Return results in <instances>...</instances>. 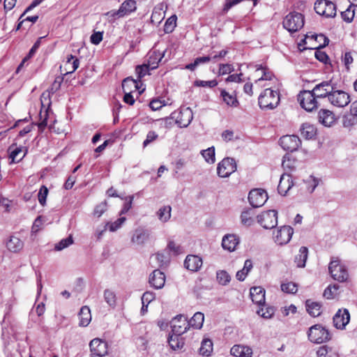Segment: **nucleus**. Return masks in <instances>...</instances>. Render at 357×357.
<instances>
[{"instance_id":"1","label":"nucleus","mask_w":357,"mask_h":357,"mask_svg":"<svg viewBox=\"0 0 357 357\" xmlns=\"http://www.w3.org/2000/svg\"><path fill=\"white\" fill-rule=\"evenodd\" d=\"M280 93L278 91L266 89L259 97V105L262 109H273L280 103Z\"/></svg>"},{"instance_id":"2","label":"nucleus","mask_w":357,"mask_h":357,"mask_svg":"<svg viewBox=\"0 0 357 357\" xmlns=\"http://www.w3.org/2000/svg\"><path fill=\"white\" fill-rule=\"evenodd\" d=\"M282 24L288 31L296 32L303 26L304 17L299 13H290L284 17Z\"/></svg>"},{"instance_id":"3","label":"nucleus","mask_w":357,"mask_h":357,"mask_svg":"<svg viewBox=\"0 0 357 357\" xmlns=\"http://www.w3.org/2000/svg\"><path fill=\"white\" fill-rule=\"evenodd\" d=\"M308 339L314 343L321 344L331 340L329 331L320 324L311 326L308 331Z\"/></svg>"},{"instance_id":"4","label":"nucleus","mask_w":357,"mask_h":357,"mask_svg":"<svg viewBox=\"0 0 357 357\" xmlns=\"http://www.w3.org/2000/svg\"><path fill=\"white\" fill-rule=\"evenodd\" d=\"M329 272L332 278L338 282H346L349 278V273L344 265L342 264L338 259L332 260L328 266Z\"/></svg>"},{"instance_id":"5","label":"nucleus","mask_w":357,"mask_h":357,"mask_svg":"<svg viewBox=\"0 0 357 357\" xmlns=\"http://www.w3.org/2000/svg\"><path fill=\"white\" fill-rule=\"evenodd\" d=\"M257 222L265 229H272L278 225V211L268 210L257 216Z\"/></svg>"},{"instance_id":"6","label":"nucleus","mask_w":357,"mask_h":357,"mask_svg":"<svg viewBox=\"0 0 357 357\" xmlns=\"http://www.w3.org/2000/svg\"><path fill=\"white\" fill-rule=\"evenodd\" d=\"M314 8L317 14L326 17H334L336 15V6L328 0H317Z\"/></svg>"},{"instance_id":"7","label":"nucleus","mask_w":357,"mask_h":357,"mask_svg":"<svg viewBox=\"0 0 357 357\" xmlns=\"http://www.w3.org/2000/svg\"><path fill=\"white\" fill-rule=\"evenodd\" d=\"M317 96L312 91H303L298 96L301 106L306 111L311 112L317 107Z\"/></svg>"},{"instance_id":"8","label":"nucleus","mask_w":357,"mask_h":357,"mask_svg":"<svg viewBox=\"0 0 357 357\" xmlns=\"http://www.w3.org/2000/svg\"><path fill=\"white\" fill-rule=\"evenodd\" d=\"M328 101L337 107H344L351 102L349 95L342 90H332L328 97Z\"/></svg>"},{"instance_id":"9","label":"nucleus","mask_w":357,"mask_h":357,"mask_svg":"<svg viewBox=\"0 0 357 357\" xmlns=\"http://www.w3.org/2000/svg\"><path fill=\"white\" fill-rule=\"evenodd\" d=\"M236 170V164L234 158H225L217 167V174L221 178L229 177Z\"/></svg>"},{"instance_id":"10","label":"nucleus","mask_w":357,"mask_h":357,"mask_svg":"<svg viewBox=\"0 0 357 357\" xmlns=\"http://www.w3.org/2000/svg\"><path fill=\"white\" fill-rule=\"evenodd\" d=\"M172 333L177 335H181L189 328L187 317L183 314H178L172 319L171 321Z\"/></svg>"},{"instance_id":"11","label":"nucleus","mask_w":357,"mask_h":357,"mask_svg":"<svg viewBox=\"0 0 357 357\" xmlns=\"http://www.w3.org/2000/svg\"><path fill=\"white\" fill-rule=\"evenodd\" d=\"M91 356L105 357L108 354L107 343L99 338L92 340L89 343Z\"/></svg>"},{"instance_id":"12","label":"nucleus","mask_w":357,"mask_h":357,"mask_svg":"<svg viewBox=\"0 0 357 357\" xmlns=\"http://www.w3.org/2000/svg\"><path fill=\"white\" fill-rule=\"evenodd\" d=\"M268 199L266 192L262 189L252 190L248 195V200L253 208L262 206Z\"/></svg>"},{"instance_id":"13","label":"nucleus","mask_w":357,"mask_h":357,"mask_svg":"<svg viewBox=\"0 0 357 357\" xmlns=\"http://www.w3.org/2000/svg\"><path fill=\"white\" fill-rule=\"evenodd\" d=\"M294 234V229L290 226H282L280 227L274 236L275 242L280 245L288 243Z\"/></svg>"},{"instance_id":"14","label":"nucleus","mask_w":357,"mask_h":357,"mask_svg":"<svg viewBox=\"0 0 357 357\" xmlns=\"http://www.w3.org/2000/svg\"><path fill=\"white\" fill-rule=\"evenodd\" d=\"M301 142L297 135H284L280 139V145L285 150L290 152L296 151Z\"/></svg>"},{"instance_id":"15","label":"nucleus","mask_w":357,"mask_h":357,"mask_svg":"<svg viewBox=\"0 0 357 357\" xmlns=\"http://www.w3.org/2000/svg\"><path fill=\"white\" fill-rule=\"evenodd\" d=\"M335 89H336L335 84L330 80L317 84L312 91L314 92V95L317 96V98H325L328 97L329 93Z\"/></svg>"},{"instance_id":"16","label":"nucleus","mask_w":357,"mask_h":357,"mask_svg":"<svg viewBox=\"0 0 357 357\" xmlns=\"http://www.w3.org/2000/svg\"><path fill=\"white\" fill-rule=\"evenodd\" d=\"M350 314L347 309L339 310L334 315L333 321L334 326L337 329H344L349 324Z\"/></svg>"},{"instance_id":"17","label":"nucleus","mask_w":357,"mask_h":357,"mask_svg":"<svg viewBox=\"0 0 357 357\" xmlns=\"http://www.w3.org/2000/svg\"><path fill=\"white\" fill-rule=\"evenodd\" d=\"M149 282L151 287L156 289H161L165 283V275L160 270H154L149 276Z\"/></svg>"},{"instance_id":"18","label":"nucleus","mask_w":357,"mask_h":357,"mask_svg":"<svg viewBox=\"0 0 357 357\" xmlns=\"http://www.w3.org/2000/svg\"><path fill=\"white\" fill-rule=\"evenodd\" d=\"M202 259L197 255H189L184 261V266L190 271L197 272L202 266Z\"/></svg>"},{"instance_id":"19","label":"nucleus","mask_w":357,"mask_h":357,"mask_svg":"<svg viewBox=\"0 0 357 357\" xmlns=\"http://www.w3.org/2000/svg\"><path fill=\"white\" fill-rule=\"evenodd\" d=\"M250 296L252 302L259 306L265 304V290L261 287H253L250 288Z\"/></svg>"},{"instance_id":"20","label":"nucleus","mask_w":357,"mask_h":357,"mask_svg":"<svg viewBox=\"0 0 357 357\" xmlns=\"http://www.w3.org/2000/svg\"><path fill=\"white\" fill-rule=\"evenodd\" d=\"M318 120L323 126L330 127L335 123V117L331 111L322 109L318 113Z\"/></svg>"},{"instance_id":"21","label":"nucleus","mask_w":357,"mask_h":357,"mask_svg":"<svg viewBox=\"0 0 357 357\" xmlns=\"http://www.w3.org/2000/svg\"><path fill=\"white\" fill-rule=\"evenodd\" d=\"M292 186L293 181L291 175L288 173L283 174L278 186V192L280 195H285Z\"/></svg>"},{"instance_id":"22","label":"nucleus","mask_w":357,"mask_h":357,"mask_svg":"<svg viewBox=\"0 0 357 357\" xmlns=\"http://www.w3.org/2000/svg\"><path fill=\"white\" fill-rule=\"evenodd\" d=\"M230 353L236 357H252V349L248 346L236 344L231 347Z\"/></svg>"},{"instance_id":"23","label":"nucleus","mask_w":357,"mask_h":357,"mask_svg":"<svg viewBox=\"0 0 357 357\" xmlns=\"http://www.w3.org/2000/svg\"><path fill=\"white\" fill-rule=\"evenodd\" d=\"M149 238V233L143 228H137L135 230L131 238L132 243L137 245L144 244Z\"/></svg>"},{"instance_id":"24","label":"nucleus","mask_w":357,"mask_h":357,"mask_svg":"<svg viewBox=\"0 0 357 357\" xmlns=\"http://www.w3.org/2000/svg\"><path fill=\"white\" fill-rule=\"evenodd\" d=\"M238 238L234 234L225 235L222 241V246L225 250L234 251L238 244Z\"/></svg>"},{"instance_id":"25","label":"nucleus","mask_w":357,"mask_h":357,"mask_svg":"<svg viewBox=\"0 0 357 357\" xmlns=\"http://www.w3.org/2000/svg\"><path fill=\"white\" fill-rule=\"evenodd\" d=\"M181 117H177L176 120V124L180 128H186L192 120V113L189 108H186L180 112Z\"/></svg>"},{"instance_id":"26","label":"nucleus","mask_w":357,"mask_h":357,"mask_svg":"<svg viewBox=\"0 0 357 357\" xmlns=\"http://www.w3.org/2000/svg\"><path fill=\"white\" fill-rule=\"evenodd\" d=\"M301 135L307 139H311L317 135V128L310 123H303L301 126Z\"/></svg>"},{"instance_id":"27","label":"nucleus","mask_w":357,"mask_h":357,"mask_svg":"<svg viewBox=\"0 0 357 357\" xmlns=\"http://www.w3.org/2000/svg\"><path fill=\"white\" fill-rule=\"evenodd\" d=\"M305 307L307 312L312 317H317L321 314V303L314 302L310 299L305 301Z\"/></svg>"},{"instance_id":"28","label":"nucleus","mask_w":357,"mask_h":357,"mask_svg":"<svg viewBox=\"0 0 357 357\" xmlns=\"http://www.w3.org/2000/svg\"><path fill=\"white\" fill-rule=\"evenodd\" d=\"M137 9L136 1L135 0H126L121 5L119 9L120 17H123Z\"/></svg>"},{"instance_id":"29","label":"nucleus","mask_w":357,"mask_h":357,"mask_svg":"<svg viewBox=\"0 0 357 357\" xmlns=\"http://www.w3.org/2000/svg\"><path fill=\"white\" fill-rule=\"evenodd\" d=\"M6 247L10 252H17L22 249L23 242L19 238L12 236L6 242Z\"/></svg>"},{"instance_id":"30","label":"nucleus","mask_w":357,"mask_h":357,"mask_svg":"<svg viewBox=\"0 0 357 357\" xmlns=\"http://www.w3.org/2000/svg\"><path fill=\"white\" fill-rule=\"evenodd\" d=\"M79 326H86L91 320V310L88 306H83L79 313Z\"/></svg>"},{"instance_id":"31","label":"nucleus","mask_w":357,"mask_h":357,"mask_svg":"<svg viewBox=\"0 0 357 357\" xmlns=\"http://www.w3.org/2000/svg\"><path fill=\"white\" fill-rule=\"evenodd\" d=\"M155 63H151V60H148V63L143 64L141 66H137L135 69V72L137 75V77L139 79L144 77L146 74L149 73L150 69L153 70L157 68L156 65H153Z\"/></svg>"},{"instance_id":"32","label":"nucleus","mask_w":357,"mask_h":357,"mask_svg":"<svg viewBox=\"0 0 357 357\" xmlns=\"http://www.w3.org/2000/svg\"><path fill=\"white\" fill-rule=\"evenodd\" d=\"M308 250L306 247L302 246L299 250V254L295 257V263L299 268H303L307 259Z\"/></svg>"},{"instance_id":"33","label":"nucleus","mask_w":357,"mask_h":357,"mask_svg":"<svg viewBox=\"0 0 357 357\" xmlns=\"http://www.w3.org/2000/svg\"><path fill=\"white\" fill-rule=\"evenodd\" d=\"M168 343L174 350L181 349L184 345V340L181 335H175L172 333L169 335Z\"/></svg>"},{"instance_id":"34","label":"nucleus","mask_w":357,"mask_h":357,"mask_svg":"<svg viewBox=\"0 0 357 357\" xmlns=\"http://www.w3.org/2000/svg\"><path fill=\"white\" fill-rule=\"evenodd\" d=\"M254 215L255 213L252 208H248L243 211L241 215V223L247 227L251 226L254 223Z\"/></svg>"},{"instance_id":"35","label":"nucleus","mask_w":357,"mask_h":357,"mask_svg":"<svg viewBox=\"0 0 357 357\" xmlns=\"http://www.w3.org/2000/svg\"><path fill=\"white\" fill-rule=\"evenodd\" d=\"M122 89L123 92L129 91V93H132L137 90L138 84L134 79L127 77L122 82Z\"/></svg>"},{"instance_id":"36","label":"nucleus","mask_w":357,"mask_h":357,"mask_svg":"<svg viewBox=\"0 0 357 357\" xmlns=\"http://www.w3.org/2000/svg\"><path fill=\"white\" fill-rule=\"evenodd\" d=\"M204 320V315L200 312L195 313L193 317L188 321L189 326L199 329L202 327Z\"/></svg>"},{"instance_id":"37","label":"nucleus","mask_w":357,"mask_h":357,"mask_svg":"<svg viewBox=\"0 0 357 357\" xmlns=\"http://www.w3.org/2000/svg\"><path fill=\"white\" fill-rule=\"evenodd\" d=\"M79 65V61L78 59L75 58L72 54L68 55L65 64L66 68L68 70L66 73H72L75 72L78 68Z\"/></svg>"},{"instance_id":"38","label":"nucleus","mask_w":357,"mask_h":357,"mask_svg":"<svg viewBox=\"0 0 357 357\" xmlns=\"http://www.w3.org/2000/svg\"><path fill=\"white\" fill-rule=\"evenodd\" d=\"M252 268V262L250 259L245 260L243 269L238 271L236 273V279L239 281H243L248 273L250 271Z\"/></svg>"},{"instance_id":"39","label":"nucleus","mask_w":357,"mask_h":357,"mask_svg":"<svg viewBox=\"0 0 357 357\" xmlns=\"http://www.w3.org/2000/svg\"><path fill=\"white\" fill-rule=\"evenodd\" d=\"M104 300L112 308L116 305V295L114 291L107 289L104 291L103 294Z\"/></svg>"},{"instance_id":"40","label":"nucleus","mask_w":357,"mask_h":357,"mask_svg":"<svg viewBox=\"0 0 357 357\" xmlns=\"http://www.w3.org/2000/svg\"><path fill=\"white\" fill-rule=\"evenodd\" d=\"M172 208L170 206H164L157 212L158 219L162 222H167L171 218Z\"/></svg>"},{"instance_id":"41","label":"nucleus","mask_w":357,"mask_h":357,"mask_svg":"<svg viewBox=\"0 0 357 357\" xmlns=\"http://www.w3.org/2000/svg\"><path fill=\"white\" fill-rule=\"evenodd\" d=\"M210 61H211V58L210 56L197 57L195 59L193 63L186 65L185 68L187 70H190L191 71H194L198 66L206 63Z\"/></svg>"},{"instance_id":"42","label":"nucleus","mask_w":357,"mask_h":357,"mask_svg":"<svg viewBox=\"0 0 357 357\" xmlns=\"http://www.w3.org/2000/svg\"><path fill=\"white\" fill-rule=\"evenodd\" d=\"M213 351V342L209 339L203 340L199 348L200 354L206 356H210Z\"/></svg>"},{"instance_id":"43","label":"nucleus","mask_w":357,"mask_h":357,"mask_svg":"<svg viewBox=\"0 0 357 357\" xmlns=\"http://www.w3.org/2000/svg\"><path fill=\"white\" fill-rule=\"evenodd\" d=\"M221 96L222 97L224 102L227 105H229L231 107H237L238 102L236 96L229 94L225 90L221 91Z\"/></svg>"},{"instance_id":"44","label":"nucleus","mask_w":357,"mask_h":357,"mask_svg":"<svg viewBox=\"0 0 357 357\" xmlns=\"http://www.w3.org/2000/svg\"><path fill=\"white\" fill-rule=\"evenodd\" d=\"M201 153L204 158L205 159L206 162H207L208 163L213 164L215 162V158L214 146H211L206 150L202 151Z\"/></svg>"},{"instance_id":"45","label":"nucleus","mask_w":357,"mask_h":357,"mask_svg":"<svg viewBox=\"0 0 357 357\" xmlns=\"http://www.w3.org/2000/svg\"><path fill=\"white\" fill-rule=\"evenodd\" d=\"M177 17L176 15H173L169 17L165 22L164 26V31L167 33H172L176 26Z\"/></svg>"},{"instance_id":"46","label":"nucleus","mask_w":357,"mask_h":357,"mask_svg":"<svg viewBox=\"0 0 357 357\" xmlns=\"http://www.w3.org/2000/svg\"><path fill=\"white\" fill-rule=\"evenodd\" d=\"M311 39H314L316 41H317L319 44L318 46L311 47L312 49H320L326 47L328 45L329 40L328 38L325 36L324 34H316V35H312Z\"/></svg>"},{"instance_id":"47","label":"nucleus","mask_w":357,"mask_h":357,"mask_svg":"<svg viewBox=\"0 0 357 357\" xmlns=\"http://www.w3.org/2000/svg\"><path fill=\"white\" fill-rule=\"evenodd\" d=\"M282 166L285 170L292 171L295 168V160L291 158L289 155L286 154L283 157Z\"/></svg>"},{"instance_id":"48","label":"nucleus","mask_w":357,"mask_h":357,"mask_svg":"<svg viewBox=\"0 0 357 357\" xmlns=\"http://www.w3.org/2000/svg\"><path fill=\"white\" fill-rule=\"evenodd\" d=\"M73 243V239L72 236H69L66 238H63L58 243L55 245L54 249L56 251H61L66 248H68L69 245Z\"/></svg>"},{"instance_id":"49","label":"nucleus","mask_w":357,"mask_h":357,"mask_svg":"<svg viewBox=\"0 0 357 357\" xmlns=\"http://www.w3.org/2000/svg\"><path fill=\"white\" fill-rule=\"evenodd\" d=\"M275 310L273 307H267L266 309L264 307H260L257 310V313L263 318L270 319L274 314Z\"/></svg>"},{"instance_id":"50","label":"nucleus","mask_w":357,"mask_h":357,"mask_svg":"<svg viewBox=\"0 0 357 357\" xmlns=\"http://www.w3.org/2000/svg\"><path fill=\"white\" fill-rule=\"evenodd\" d=\"M341 16L344 21L351 22L354 17V9L353 8V6H349L346 10L342 12Z\"/></svg>"},{"instance_id":"51","label":"nucleus","mask_w":357,"mask_h":357,"mask_svg":"<svg viewBox=\"0 0 357 357\" xmlns=\"http://www.w3.org/2000/svg\"><path fill=\"white\" fill-rule=\"evenodd\" d=\"M217 280L220 284L225 285L230 281V276L225 271L217 272Z\"/></svg>"},{"instance_id":"52","label":"nucleus","mask_w":357,"mask_h":357,"mask_svg":"<svg viewBox=\"0 0 357 357\" xmlns=\"http://www.w3.org/2000/svg\"><path fill=\"white\" fill-rule=\"evenodd\" d=\"M281 289L289 294H295L298 290L296 284L291 282L282 284Z\"/></svg>"},{"instance_id":"53","label":"nucleus","mask_w":357,"mask_h":357,"mask_svg":"<svg viewBox=\"0 0 357 357\" xmlns=\"http://www.w3.org/2000/svg\"><path fill=\"white\" fill-rule=\"evenodd\" d=\"M126 220V218L125 217H121L112 223H107L106 226L109 227L110 231H115L121 227Z\"/></svg>"},{"instance_id":"54","label":"nucleus","mask_w":357,"mask_h":357,"mask_svg":"<svg viewBox=\"0 0 357 357\" xmlns=\"http://www.w3.org/2000/svg\"><path fill=\"white\" fill-rule=\"evenodd\" d=\"M48 195V189L46 186L42 185L38 194V202L42 206H45L46 203L47 196Z\"/></svg>"},{"instance_id":"55","label":"nucleus","mask_w":357,"mask_h":357,"mask_svg":"<svg viewBox=\"0 0 357 357\" xmlns=\"http://www.w3.org/2000/svg\"><path fill=\"white\" fill-rule=\"evenodd\" d=\"M339 289V285L334 284L333 286H328L324 291L323 296L327 299H331L335 295V291Z\"/></svg>"},{"instance_id":"56","label":"nucleus","mask_w":357,"mask_h":357,"mask_svg":"<svg viewBox=\"0 0 357 357\" xmlns=\"http://www.w3.org/2000/svg\"><path fill=\"white\" fill-rule=\"evenodd\" d=\"M195 85L196 86L213 88L218 85V82L215 79L210 81L196 80Z\"/></svg>"},{"instance_id":"57","label":"nucleus","mask_w":357,"mask_h":357,"mask_svg":"<svg viewBox=\"0 0 357 357\" xmlns=\"http://www.w3.org/2000/svg\"><path fill=\"white\" fill-rule=\"evenodd\" d=\"M319 180L313 176H310L307 180L306 181V183H307V187L310 190V192L312 193L317 186L319 185Z\"/></svg>"},{"instance_id":"58","label":"nucleus","mask_w":357,"mask_h":357,"mask_svg":"<svg viewBox=\"0 0 357 357\" xmlns=\"http://www.w3.org/2000/svg\"><path fill=\"white\" fill-rule=\"evenodd\" d=\"M155 298V295L153 292L151 291H146L143 294L142 296V304H149L153 301Z\"/></svg>"},{"instance_id":"59","label":"nucleus","mask_w":357,"mask_h":357,"mask_svg":"<svg viewBox=\"0 0 357 357\" xmlns=\"http://www.w3.org/2000/svg\"><path fill=\"white\" fill-rule=\"evenodd\" d=\"M107 210V203L106 202H101L98 205H97L94 209V215L97 217H100L102 213Z\"/></svg>"},{"instance_id":"60","label":"nucleus","mask_w":357,"mask_h":357,"mask_svg":"<svg viewBox=\"0 0 357 357\" xmlns=\"http://www.w3.org/2000/svg\"><path fill=\"white\" fill-rule=\"evenodd\" d=\"M158 134L154 131H149L146 135V139L143 142V146L145 147L150 143L153 142L158 138Z\"/></svg>"},{"instance_id":"61","label":"nucleus","mask_w":357,"mask_h":357,"mask_svg":"<svg viewBox=\"0 0 357 357\" xmlns=\"http://www.w3.org/2000/svg\"><path fill=\"white\" fill-rule=\"evenodd\" d=\"M155 259L158 261L160 266L166 264L168 261V257L163 252H158L155 255Z\"/></svg>"},{"instance_id":"62","label":"nucleus","mask_w":357,"mask_h":357,"mask_svg":"<svg viewBox=\"0 0 357 357\" xmlns=\"http://www.w3.org/2000/svg\"><path fill=\"white\" fill-rule=\"evenodd\" d=\"M167 248L174 255H178L181 252L180 245H176L173 241H169Z\"/></svg>"},{"instance_id":"63","label":"nucleus","mask_w":357,"mask_h":357,"mask_svg":"<svg viewBox=\"0 0 357 357\" xmlns=\"http://www.w3.org/2000/svg\"><path fill=\"white\" fill-rule=\"evenodd\" d=\"M90 39L92 44L98 45L102 40V32H94Z\"/></svg>"},{"instance_id":"64","label":"nucleus","mask_w":357,"mask_h":357,"mask_svg":"<svg viewBox=\"0 0 357 357\" xmlns=\"http://www.w3.org/2000/svg\"><path fill=\"white\" fill-rule=\"evenodd\" d=\"M164 105H165L164 101L158 99L153 100L149 104L151 109L153 111L160 109Z\"/></svg>"}]
</instances>
